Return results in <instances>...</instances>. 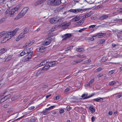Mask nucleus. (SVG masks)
<instances>
[{
    "label": "nucleus",
    "instance_id": "obj_1",
    "mask_svg": "<svg viewBox=\"0 0 122 122\" xmlns=\"http://www.w3.org/2000/svg\"><path fill=\"white\" fill-rule=\"evenodd\" d=\"M20 7L18 6L13 8L10 10L8 9L5 12V17L0 20V24L4 21L9 16H13L16 14V12L19 9Z\"/></svg>",
    "mask_w": 122,
    "mask_h": 122
},
{
    "label": "nucleus",
    "instance_id": "obj_2",
    "mask_svg": "<svg viewBox=\"0 0 122 122\" xmlns=\"http://www.w3.org/2000/svg\"><path fill=\"white\" fill-rule=\"evenodd\" d=\"M19 30V28H16L13 31L8 32L1 41V43H4L10 39Z\"/></svg>",
    "mask_w": 122,
    "mask_h": 122
},
{
    "label": "nucleus",
    "instance_id": "obj_3",
    "mask_svg": "<svg viewBox=\"0 0 122 122\" xmlns=\"http://www.w3.org/2000/svg\"><path fill=\"white\" fill-rule=\"evenodd\" d=\"M52 40V39L50 38H48L45 40L42 43L43 45L47 46L49 44Z\"/></svg>",
    "mask_w": 122,
    "mask_h": 122
},
{
    "label": "nucleus",
    "instance_id": "obj_4",
    "mask_svg": "<svg viewBox=\"0 0 122 122\" xmlns=\"http://www.w3.org/2000/svg\"><path fill=\"white\" fill-rule=\"evenodd\" d=\"M33 52L32 51V52H30V55H28L24 57L23 58V60L24 61H27L30 59L32 57V55L33 54Z\"/></svg>",
    "mask_w": 122,
    "mask_h": 122
},
{
    "label": "nucleus",
    "instance_id": "obj_5",
    "mask_svg": "<svg viewBox=\"0 0 122 122\" xmlns=\"http://www.w3.org/2000/svg\"><path fill=\"white\" fill-rule=\"evenodd\" d=\"M32 49L33 48H32L25 49L23 51V52L25 54H28V55H29L30 54V52H31V51H32Z\"/></svg>",
    "mask_w": 122,
    "mask_h": 122
},
{
    "label": "nucleus",
    "instance_id": "obj_6",
    "mask_svg": "<svg viewBox=\"0 0 122 122\" xmlns=\"http://www.w3.org/2000/svg\"><path fill=\"white\" fill-rule=\"evenodd\" d=\"M25 33L23 32H21L17 37V38L16 39V41H18L20 40L25 37Z\"/></svg>",
    "mask_w": 122,
    "mask_h": 122
},
{
    "label": "nucleus",
    "instance_id": "obj_7",
    "mask_svg": "<svg viewBox=\"0 0 122 122\" xmlns=\"http://www.w3.org/2000/svg\"><path fill=\"white\" fill-rule=\"evenodd\" d=\"M70 25V23H63L60 24L59 25V26L61 27H62L63 28H65L67 27Z\"/></svg>",
    "mask_w": 122,
    "mask_h": 122
},
{
    "label": "nucleus",
    "instance_id": "obj_8",
    "mask_svg": "<svg viewBox=\"0 0 122 122\" xmlns=\"http://www.w3.org/2000/svg\"><path fill=\"white\" fill-rule=\"evenodd\" d=\"M82 10V9H80L78 8L77 9H71L69 10L68 11L71 12L76 13L81 12Z\"/></svg>",
    "mask_w": 122,
    "mask_h": 122
},
{
    "label": "nucleus",
    "instance_id": "obj_9",
    "mask_svg": "<svg viewBox=\"0 0 122 122\" xmlns=\"http://www.w3.org/2000/svg\"><path fill=\"white\" fill-rule=\"evenodd\" d=\"M45 49V46H42L38 48L37 49V50L38 52H44Z\"/></svg>",
    "mask_w": 122,
    "mask_h": 122
},
{
    "label": "nucleus",
    "instance_id": "obj_10",
    "mask_svg": "<svg viewBox=\"0 0 122 122\" xmlns=\"http://www.w3.org/2000/svg\"><path fill=\"white\" fill-rule=\"evenodd\" d=\"M28 9V7H25L20 12V13H21L23 15H24L26 13Z\"/></svg>",
    "mask_w": 122,
    "mask_h": 122
},
{
    "label": "nucleus",
    "instance_id": "obj_11",
    "mask_svg": "<svg viewBox=\"0 0 122 122\" xmlns=\"http://www.w3.org/2000/svg\"><path fill=\"white\" fill-rule=\"evenodd\" d=\"M49 21L51 24L56 23H57L56 19L54 18H52L49 20Z\"/></svg>",
    "mask_w": 122,
    "mask_h": 122
},
{
    "label": "nucleus",
    "instance_id": "obj_12",
    "mask_svg": "<svg viewBox=\"0 0 122 122\" xmlns=\"http://www.w3.org/2000/svg\"><path fill=\"white\" fill-rule=\"evenodd\" d=\"M58 63V62L57 61H51L49 62L48 64H49L50 66L52 67L54 66Z\"/></svg>",
    "mask_w": 122,
    "mask_h": 122
},
{
    "label": "nucleus",
    "instance_id": "obj_13",
    "mask_svg": "<svg viewBox=\"0 0 122 122\" xmlns=\"http://www.w3.org/2000/svg\"><path fill=\"white\" fill-rule=\"evenodd\" d=\"M53 5L56 6L59 5L61 3L60 0H53Z\"/></svg>",
    "mask_w": 122,
    "mask_h": 122
},
{
    "label": "nucleus",
    "instance_id": "obj_14",
    "mask_svg": "<svg viewBox=\"0 0 122 122\" xmlns=\"http://www.w3.org/2000/svg\"><path fill=\"white\" fill-rule=\"evenodd\" d=\"M23 16L24 15L22 14L20 12V13L18 14L16 17L14 19V20H16L18 19L22 18Z\"/></svg>",
    "mask_w": 122,
    "mask_h": 122
},
{
    "label": "nucleus",
    "instance_id": "obj_15",
    "mask_svg": "<svg viewBox=\"0 0 122 122\" xmlns=\"http://www.w3.org/2000/svg\"><path fill=\"white\" fill-rule=\"evenodd\" d=\"M43 3L42 0H38L37 1L35 4V5L36 6H37L41 5Z\"/></svg>",
    "mask_w": 122,
    "mask_h": 122
},
{
    "label": "nucleus",
    "instance_id": "obj_16",
    "mask_svg": "<svg viewBox=\"0 0 122 122\" xmlns=\"http://www.w3.org/2000/svg\"><path fill=\"white\" fill-rule=\"evenodd\" d=\"M8 33L5 31H3L0 33V37L1 38L4 36L6 35Z\"/></svg>",
    "mask_w": 122,
    "mask_h": 122
},
{
    "label": "nucleus",
    "instance_id": "obj_17",
    "mask_svg": "<svg viewBox=\"0 0 122 122\" xmlns=\"http://www.w3.org/2000/svg\"><path fill=\"white\" fill-rule=\"evenodd\" d=\"M53 0H48L47 2V4L48 5H53Z\"/></svg>",
    "mask_w": 122,
    "mask_h": 122
},
{
    "label": "nucleus",
    "instance_id": "obj_18",
    "mask_svg": "<svg viewBox=\"0 0 122 122\" xmlns=\"http://www.w3.org/2000/svg\"><path fill=\"white\" fill-rule=\"evenodd\" d=\"M93 100L98 102H100L102 101L103 100V99L99 97L97 98L94 99Z\"/></svg>",
    "mask_w": 122,
    "mask_h": 122
},
{
    "label": "nucleus",
    "instance_id": "obj_19",
    "mask_svg": "<svg viewBox=\"0 0 122 122\" xmlns=\"http://www.w3.org/2000/svg\"><path fill=\"white\" fill-rule=\"evenodd\" d=\"M83 61L82 59H79L78 60H77L75 61L74 62H73V64H76L77 63H79L80 62H81L82 61Z\"/></svg>",
    "mask_w": 122,
    "mask_h": 122
},
{
    "label": "nucleus",
    "instance_id": "obj_20",
    "mask_svg": "<svg viewBox=\"0 0 122 122\" xmlns=\"http://www.w3.org/2000/svg\"><path fill=\"white\" fill-rule=\"evenodd\" d=\"M50 67L49 64L48 65H46L44 66L43 68L41 69L42 70H46L48 69L49 67Z\"/></svg>",
    "mask_w": 122,
    "mask_h": 122
},
{
    "label": "nucleus",
    "instance_id": "obj_21",
    "mask_svg": "<svg viewBox=\"0 0 122 122\" xmlns=\"http://www.w3.org/2000/svg\"><path fill=\"white\" fill-rule=\"evenodd\" d=\"M108 17V16L107 15H104L99 17V19L101 20H104L107 18Z\"/></svg>",
    "mask_w": 122,
    "mask_h": 122
},
{
    "label": "nucleus",
    "instance_id": "obj_22",
    "mask_svg": "<svg viewBox=\"0 0 122 122\" xmlns=\"http://www.w3.org/2000/svg\"><path fill=\"white\" fill-rule=\"evenodd\" d=\"M3 96V95L2 96H0V104L2 103H3V102H5L6 100L5 99L4 97L2 98H1V97Z\"/></svg>",
    "mask_w": 122,
    "mask_h": 122
},
{
    "label": "nucleus",
    "instance_id": "obj_23",
    "mask_svg": "<svg viewBox=\"0 0 122 122\" xmlns=\"http://www.w3.org/2000/svg\"><path fill=\"white\" fill-rule=\"evenodd\" d=\"M91 13H88L86 14L85 15H84L83 16V17L84 18H85L88 17L90 16L91 15Z\"/></svg>",
    "mask_w": 122,
    "mask_h": 122
},
{
    "label": "nucleus",
    "instance_id": "obj_24",
    "mask_svg": "<svg viewBox=\"0 0 122 122\" xmlns=\"http://www.w3.org/2000/svg\"><path fill=\"white\" fill-rule=\"evenodd\" d=\"M7 50L5 48H2L0 50V55L5 53Z\"/></svg>",
    "mask_w": 122,
    "mask_h": 122
},
{
    "label": "nucleus",
    "instance_id": "obj_25",
    "mask_svg": "<svg viewBox=\"0 0 122 122\" xmlns=\"http://www.w3.org/2000/svg\"><path fill=\"white\" fill-rule=\"evenodd\" d=\"M97 34V36L99 37H102L103 36H104L105 34V33H99Z\"/></svg>",
    "mask_w": 122,
    "mask_h": 122
},
{
    "label": "nucleus",
    "instance_id": "obj_26",
    "mask_svg": "<svg viewBox=\"0 0 122 122\" xmlns=\"http://www.w3.org/2000/svg\"><path fill=\"white\" fill-rule=\"evenodd\" d=\"M48 60H47L46 61H43V62H41L40 64V65L39 66H43L46 64L48 62Z\"/></svg>",
    "mask_w": 122,
    "mask_h": 122
},
{
    "label": "nucleus",
    "instance_id": "obj_27",
    "mask_svg": "<svg viewBox=\"0 0 122 122\" xmlns=\"http://www.w3.org/2000/svg\"><path fill=\"white\" fill-rule=\"evenodd\" d=\"M42 70L41 69H40L37 72L36 74V76H38L40 75L42 73Z\"/></svg>",
    "mask_w": 122,
    "mask_h": 122
},
{
    "label": "nucleus",
    "instance_id": "obj_28",
    "mask_svg": "<svg viewBox=\"0 0 122 122\" xmlns=\"http://www.w3.org/2000/svg\"><path fill=\"white\" fill-rule=\"evenodd\" d=\"M80 17L79 16H76L75 18H74L72 20L74 21H77L79 20L80 19Z\"/></svg>",
    "mask_w": 122,
    "mask_h": 122
},
{
    "label": "nucleus",
    "instance_id": "obj_29",
    "mask_svg": "<svg viewBox=\"0 0 122 122\" xmlns=\"http://www.w3.org/2000/svg\"><path fill=\"white\" fill-rule=\"evenodd\" d=\"M94 81V79H92L90 80L88 83V85L90 86H92V84L93 82Z\"/></svg>",
    "mask_w": 122,
    "mask_h": 122
},
{
    "label": "nucleus",
    "instance_id": "obj_30",
    "mask_svg": "<svg viewBox=\"0 0 122 122\" xmlns=\"http://www.w3.org/2000/svg\"><path fill=\"white\" fill-rule=\"evenodd\" d=\"M85 1H86L88 3L90 4H93L94 2V0H88L87 1L86 0H85Z\"/></svg>",
    "mask_w": 122,
    "mask_h": 122
},
{
    "label": "nucleus",
    "instance_id": "obj_31",
    "mask_svg": "<svg viewBox=\"0 0 122 122\" xmlns=\"http://www.w3.org/2000/svg\"><path fill=\"white\" fill-rule=\"evenodd\" d=\"M89 108L92 112H95V109L93 107L90 106L89 107Z\"/></svg>",
    "mask_w": 122,
    "mask_h": 122
},
{
    "label": "nucleus",
    "instance_id": "obj_32",
    "mask_svg": "<svg viewBox=\"0 0 122 122\" xmlns=\"http://www.w3.org/2000/svg\"><path fill=\"white\" fill-rule=\"evenodd\" d=\"M12 57V56H9L8 57H7L5 59V61H8L10 60Z\"/></svg>",
    "mask_w": 122,
    "mask_h": 122
},
{
    "label": "nucleus",
    "instance_id": "obj_33",
    "mask_svg": "<svg viewBox=\"0 0 122 122\" xmlns=\"http://www.w3.org/2000/svg\"><path fill=\"white\" fill-rule=\"evenodd\" d=\"M116 81H113L109 83V84L110 85H113L115 84L116 83Z\"/></svg>",
    "mask_w": 122,
    "mask_h": 122
},
{
    "label": "nucleus",
    "instance_id": "obj_34",
    "mask_svg": "<svg viewBox=\"0 0 122 122\" xmlns=\"http://www.w3.org/2000/svg\"><path fill=\"white\" fill-rule=\"evenodd\" d=\"M19 96V95L14 96L11 98V100L13 101H14L16 100L18 98Z\"/></svg>",
    "mask_w": 122,
    "mask_h": 122
},
{
    "label": "nucleus",
    "instance_id": "obj_35",
    "mask_svg": "<svg viewBox=\"0 0 122 122\" xmlns=\"http://www.w3.org/2000/svg\"><path fill=\"white\" fill-rule=\"evenodd\" d=\"M55 107V106H52L50 107H49V108H46L45 109V110L46 111H47L48 110L49 111L51 109L53 108L54 107Z\"/></svg>",
    "mask_w": 122,
    "mask_h": 122
},
{
    "label": "nucleus",
    "instance_id": "obj_36",
    "mask_svg": "<svg viewBox=\"0 0 122 122\" xmlns=\"http://www.w3.org/2000/svg\"><path fill=\"white\" fill-rule=\"evenodd\" d=\"M84 50V49L83 48H79L76 49V51L78 52H81Z\"/></svg>",
    "mask_w": 122,
    "mask_h": 122
},
{
    "label": "nucleus",
    "instance_id": "obj_37",
    "mask_svg": "<svg viewBox=\"0 0 122 122\" xmlns=\"http://www.w3.org/2000/svg\"><path fill=\"white\" fill-rule=\"evenodd\" d=\"M83 22L81 20H80L78 22H77L76 23V25H82Z\"/></svg>",
    "mask_w": 122,
    "mask_h": 122
},
{
    "label": "nucleus",
    "instance_id": "obj_38",
    "mask_svg": "<svg viewBox=\"0 0 122 122\" xmlns=\"http://www.w3.org/2000/svg\"><path fill=\"white\" fill-rule=\"evenodd\" d=\"M95 95V94L94 93H92V94H91L90 96H86V97H84L83 98L84 99H86L89 98L90 97H92V96H93Z\"/></svg>",
    "mask_w": 122,
    "mask_h": 122
},
{
    "label": "nucleus",
    "instance_id": "obj_39",
    "mask_svg": "<svg viewBox=\"0 0 122 122\" xmlns=\"http://www.w3.org/2000/svg\"><path fill=\"white\" fill-rule=\"evenodd\" d=\"M67 38L70 37L71 36V34H66L64 35Z\"/></svg>",
    "mask_w": 122,
    "mask_h": 122
},
{
    "label": "nucleus",
    "instance_id": "obj_40",
    "mask_svg": "<svg viewBox=\"0 0 122 122\" xmlns=\"http://www.w3.org/2000/svg\"><path fill=\"white\" fill-rule=\"evenodd\" d=\"M57 23L58 22H61L62 21L63 18H56Z\"/></svg>",
    "mask_w": 122,
    "mask_h": 122
},
{
    "label": "nucleus",
    "instance_id": "obj_41",
    "mask_svg": "<svg viewBox=\"0 0 122 122\" xmlns=\"http://www.w3.org/2000/svg\"><path fill=\"white\" fill-rule=\"evenodd\" d=\"M77 56L78 57L80 58H83L86 57V56L84 55H77Z\"/></svg>",
    "mask_w": 122,
    "mask_h": 122
},
{
    "label": "nucleus",
    "instance_id": "obj_42",
    "mask_svg": "<svg viewBox=\"0 0 122 122\" xmlns=\"http://www.w3.org/2000/svg\"><path fill=\"white\" fill-rule=\"evenodd\" d=\"M91 61V60H87L86 61H84V62L82 63L84 64H86L89 63Z\"/></svg>",
    "mask_w": 122,
    "mask_h": 122
},
{
    "label": "nucleus",
    "instance_id": "obj_43",
    "mask_svg": "<svg viewBox=\"0 0 122 122\" xmlns=\"http://www.w3.org/2000/svg\"><path fill=\"white\" fill-rule=\"evenodd\" d=\"M11 95L10 94L9 95H8L6 96L5 97H4V98L6 100L8 98H9L10 97Z\"/></svg>",
    "mask_w": 122,
    "mask_h": 122
},
{
    "label": "nucleus",
    "instance_id": "obj_44",
    "mask_svg": "<svg viewBox=\"0 0 122 122\" xmlns=\"http://www.w3.org/2000/svg\"><path fill=\"white\" fill-rule=\"evenodd\" d=\"M105 40L102 39L100 40L98 42V43L99 44H102L105 41Z\"/></svg>",
    "mask_w": 122,
    "mask_h": 122
},
{
    "label": "nucleus",
    "instance_id": "obj_45",
    "mask_svg": "<svg viewBox=\"0 0 122 122\" xmlns=\"http://www.w3.org/2000/svg\"><path fill=\"white\" fill-rule=\"evenodd\" d=\"M29 30L28 29H27V28H25L24 30V31H23L22 32L25 33V34H26L28 31Z\"/></svg>",
    "mask_w": 122,
    "mask_h": 122
},
{
    "label": "nucleus",
    "instance_id": "obj_46",
    "mask_svg": "<svg viewBox=\"0 0 122 122\" xmlns=\"http://www.w3.org/2000/svg\"><path fill=\"white\" fill-rule=\"evenodd\" d=\"M59 111L60 114H61L62 113H64L65 111L63 109H59Z\"/></svg>",
    "mask_w": 122,
    "mask_h": 122
},
{
    "label": "nucleus",
    "instance_id": "obj_47",
    "mask_svg": "<svg viewBox=\"0 0 122 122\" xmlns=\"http://www.w3.org/2000/svg\"><path fill=\"white\" fill-rule=\"evenodd\" d=\"M66 6V5L65 4H63V5L61 6L60 7H59L61 10L63 8L65 7Z\"/></svg>",
    "mask_w": 122,
    "mask_h": 122
},
{
    "label": "nucleus",
    "instance_id": "obj_48",
    "mask_svg": "<svg viewBox=\"0 0 122 122\" xmlns=\"http://www.w3.org/2000/svg\"><path fill=\"white\" fill-rule=\"evenodd\" d=\"M62 37L63 38L62 40V41L66 40L67 39L66 37L64 35L62 36Z\"/></svg>",
    "mask_w": 122,
    "mask_h": 122
},
{
    "label": "nucleus",
    "instance_id": "obj_49",
    "mask_svg": "<svg viewBox=\"0 0 122 122\" xmlns=\"http://www.w3.org/2000/svg\"><path fill=\"white\" fill-rule=\"evenodd\" d=\"M87 39H88V40L91 41H93L94 39V38L92 37H89V38H87Z\"/></svg>",
    "mask_w": 122,
    "mask_h": 122
},
{
    "label": "nucleus",
    "instance_id": "obj_50",
    "mask_svg": "<svg viewBox=\"0 0 122 122\" xmlns=\"http://www.w3.org/2000/svg\"><path fill=\"white\" fill-rule=\"evenodd\" d=\"M115 71V70H112L110 71L109 72V73L111 74H112L114 73Z\"/></svg>",
    "mask_w": 122,
    "mask_h": 122
},
{
    "label": "nucleus",
    "instance_id": "obj_51",
    "mask_svg": "<svg viewBox=\"0 0 122 122\" xmlns=\"http://www.w3.org/2000/svg\"><path fill=\"white\" fill-rule=\"evenodd\" d=\"M118 19H116L114 20H112V22L114 23H116L118 21H119V20H118Z\"/></svg>",
    "mask_w": 122,
    "mask_h": 122
},
{
    "label": "nucleus",
    "instance_id": "obj_52",
    "mask_svg": "<svg viewBox=\"0 0 122 122\" xmlns=\"http://www.w3.org/2000/svg\"><path fill=\"white\" fill-rule=\"evenodd\" d=\"M103 76V74H102L100 73L97 75V77L98 78H99L101 77L102 76Z\"/></svg>",
    "mask_w": 122,
    "mask_h": 122
},
{
    "label": "nucleus",
    "instance_id": "obj_53",
    "mask_svg": "<svg viewBox=\"0 0 122 122\" xmlns=\"http://www.w3.org/2000/svg\"><path fill=\"white\" fill-rule=\"evenodd\" d=\"M31 122H35L36 121V119L34 118H31L30 120Z\"/></svg>",
    "mask_w": 122,
    "mask_h": 122
},
{
    "label": "nucleus",
    "instance_id": "obj_54",
    "mask_svg": "<svg viewBox=\"0 0 122 122\" xmlns=\"http://www.w3.org/2000/svg\"><path fill=\"white\" fill-rule=\"evenodd\" d=\"M29 100V99L28 97L26 98L23 101V102H26L27 101Z\"/></svg>",
    "mask_w": 122,
    "mask_h": 122
},
{
    "label": "nucleus",
    "instance_id": "obj_55",
    "mask_svg": "<svg viewBox=\"0 0 122 122\" xmlns=\"http://www.w3.org/2000/svg\"><path fill=\"white\" fill-rule=\"evenodd\" d=\"M48 84H45L43 85L42 87L43 88H46L48 87Z\"/></svg>",
    "mask_w": 122,
    "mask_h": 122
},
{
    "label": "nucleus",
    "instance_id": "obj_56",
    "mask_svg": "<svg viewBox=\"0 0 122 122\" xmlns=\"http://www.w3.org/2000/svg\"><path fill=\"white\" fill-rule=\"evenodd\" d=\"M66 109L67 111H69L71 109V107L69 105L67 106L66 107Z\"/></svg>",
    "mask_w": 122,
    "mask_h": 122
},
{
    "label": "nucleus",
    "instance_id": "obj_57",
    "mask_svg": "<svg viewBox=\"0 0 122 122\" xmlns=\"http://www.w3.org/2000/svg\"><path fill=\"white\" fill-rule=\"evenodd\" d=\"M96 117H92L91 119V121L92 122H93L94 121Z\"/></svg>",
    "mask_w": 122,
    "mask_h": 122
},
{
    "label": "nucleus",
    "instance_id": "obj_58",
    "mask_svg": "<svg viewBox=\"0 0 122 122\" xmlns=\"http://www.w3.org/2000/svg\"><path fill=\"white\" fill-rule=\"evenodd\" d=\"M86 28H83L82 29H81V30H80L79 31V32H81L83 31L84 30L86 29Z\"/></svg>",
    "mask_w": 122,
    "mask_h": 122
},
{
    "label": "nucleus",
    "instance_id": "obj_59",
    "mask_svg": "<svg viewBox=\"0 0 122 122\" xmlns=\"http://www.w3.org/2000/svg\"><path fill=\"white\" fill-rule=\"evenodd\" d=\"M70 89L68 88H67L65 90V92H67L69 91Z\"/></svg>",
    "mask_w": 122,
    "mask_h": 122
},
{
    "label": "nucleus",
    "instance_id": "obj_60",
    "mask_svg": "<svg viewBox=\"0 0 122 122\" xmlns=\"http://www.w3.org/2000/svg\"><path fill=\"white\" fill-rule=\"evenodd\" d=\"M96 26V25H93L90 26H89V27L90 28H93L95 27Z\"/></svg>",
    "mask_w": 122,
    "mask_h": 122
},
{
    "label": "nucleus",
    "instance_id": "obj_61",
    "mask_svg": "<svg viewBox=\"0 0 122 122\" xmlns=\"http://www.w3.org/2000/svg\"><path fill=\"white\" fill-rule=\"evenodd\" d=\"M34 108V106H32L29 108V110H31L33 109Z\"/></svg>",
    "mask_w": 122,
    "mask_h": 122
},
{
    "label": "nucleus",
    "instance_id": "obj_62",
    "mask_svg": "<svg viewBox=\"0 0 122 122\" xmlns=\"http://www.w3.org/2000/svg\"><path fill=\"white\" fill-rule=\"evenodd\" d=\"M25 55V54L23 52V51L20 53V55L21 56H23Z\"/></svg>",
    "mask_w": 122,
    "mask_h": 122
},
{
    "label": "nucleus",
    "instance_id": "obj_63",
    "mask_svg": "<svg viewBox=\"0 0 122 122\" xmlns=\"http://www.w3.org/2000/svg\"><path fill=\"white\" fill-rule=\"evenodd\" d=\"M59 99V96H56L55 97V100H58Z\"/></svg>",
    "mask_w": 122,
    "mask_h": 122
},
{
    "label": "nucleus",
    "instance_id": "obj_64",
    "mask_svg": "<svg viewBox=\"0 0 122 122\" xmlns=\"http://www.w3.org/2000/svg\"><path fill=\"white\" fill-rule=\"evenodd\" d=\"M51 96V94L49 95H47L46 96V98H49V97Z\"/></svg>",
    "mask_w": 122,
    "mask_h": 122
}]
</instances>
